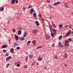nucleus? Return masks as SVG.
Instances as JSON below:
<instances>
[{
    "mask_svg": "<svg viewBox=\"0 0 73 73\" xmlns=\"http://www.w3.org/2000/svg\"><path fill=\"white\" fill-rule=\"evenodd\" d=\"M19 31L18 32V33L19 35H21V31H22V29L21 28H19L18 29Z\"/></svg>",
    "mask_w": 73,
    "mask_h": 73,
    "instance_id": "nucleus-1",
    "label": "nucleus"
},
{
    "mask_svg": "<svg viewBox=\"0 0 73 73\" xmlns=\"http://www.w3.org/2000/svg\"><path fill=\"white\" fill-rule=\"evenodd\" d=\"M33 33L34 35H36L37 33V29H34L33 31Z\"/></svg>",
    "mask_w": 73,
    "mask_h": 73,
    "instance_id": "nucleus-2",
    "label": "nucleus"
},
{
    "mask_svg": "<svg viewBox=\"0 0 73 73\" xmlns=\"http://www.w3.org/2000/svg\"><path fill=\"white\" fill-rule=\"evenodd\" d=\"M65 43L66 44H65V46H69V44H68L69 43V40H68L65 41Z\"/></svg>",
    "mask_w": 73,
    "mask_h": 73,
    "instance_id": "nucleus-3",
    "label": "nucleus"
},
{
    "mask_svg": "<svg viewBox=\"0 0 73 73\" xmlns=\"http://www.w3.org/2000/svg\"><path fill=\"white\" fill-rule=\"evenodd\" d=\"M60 2H55L54 4L53 5L54 6H55V5H59V4H60Z\"/></svg>",
    "mask_w": 73,
    "mask_h": 73,
    "instance_id": "nucleus-4",
    "label": "nucleus"
},
{
    "mask_svg": "<svg viewBox=\"0 0 73 73\" xmlns=\"http://www.w3.org/2000/svg\"><path fill=\"white\" fill-rule=\"evenodd\" d=\"M31 11L30 12L31 14H33V13L34 12H35V10L33 9H30Z\"/></svg>",
    "mask_w": 73,
    "mask_h": 73,
    "instance_id": "nucleus-5",
    "label": "nucleus"
},
{
    "mask_svg": "<svg viewBox=\"0 0 73 73\" xmlns=\"http://www.w3.org/2000/svg\"><path fill=\"white\" fill-rule=\"evenodd\" d=\"M14 36L16 40L17 41L19 40V36H17L15 34L14 35Z\"/></svg>",
    "mask_w": 73,
    "mask_h": 73,
    "instance_id": "nucleus-6",
    "label": "nucleus"
},
{
    "mask_svg": "<svg viewBox=\"0 0 73 73\" xmlns=\"http://www.w3.org/2000/svg\"><path fill=\"white\" fill-rule=\"evenodd\" d=\"M11 58L12 57L11 56H9L6 59V60L7 61H9V60H10Z\"/></svg>",
    "mask_w": 73,
    "mask_h": 73,
    "instance_id": "nucleus-7",
    "label": "nucleus"
},
{
    "mask_svg": "<svg viewBox=\"0 0 73 73\" xmlns=\"http://www.w3.org/2000/svg\"><path fill=\"white\" fill-rule=\"evenodd\" d=\"M59 47H64V46L62 44V43H61V42H59Z\"/></svg>",
    "mask_w": 73,
    "mask_h": 73,
    "instance_id": "nucleus-8",
    "label": "nucleus"
},
{
    "mask_svg": "<svg viewBox=\"0 0 73 73\" xmlns=\"http://www.w3.org/2000/svg\"><path fill=\"white\" fill-rule=\"evenodd\" d=\"M33 43V45H36V40H34L32 41Z\"/></svg>",
    "mask_w": 73,
    "mask_h": 73,
    "instance_id": "nucleus-9",
    "label": "nucleus"
},
{
    "mask_svg": "<svg viewBox=\"0 0 73 73\" xmlns=\"http://www.w3.org/2000/svg\"><path fill=\"white\" fill-rule=\"evenodd\" d=\"M10 52L12 53H14V49H13V48H11Z\"/></svg>",
    "mask_w": 73,
    "mask_h": 73,
    "instance_id": "nucleus-10",
    "label": "nucleus"
},
{
    "mask_svg": "<svg viewBox=\"0 0 73 73\" xmlns=\"http://www.w3.org/2000/svg\"><path fill=\"white\" fill-rule=\"evenodd\" d=\"M50 36H49L47 35L45 36V38H46V39H49V38H50Z\"/></svg>",
    "mask_w": 73,
    "mask_h": 73,
    "instance_id": "nucleus-11",
    "label": "nucleus"
},
{
    "mask_svg": "<svg viewBox=\"0 0 73 73\" xmlns=\"http://www.w3.org/2000/svg\"><path fill=\"white\" fill-rule=\"evenodd\" d=\"M27 36V33L26 32H25L23 36L24 37H26Z\"/></svg>",
    "mask_w": 73,
    "mask_h": 73,
    "instance_id": "nucleus-12",
    "label": "nucleus"
},
{
    "mask_svg": "<svg viewBox=\"0 0 73 73\" xmlns=\"http://www.w3.org/2000/svg\"><path fill=\"white\" fill-rule=\"evenodd\" d=\"M38 61H41L42 60V58L40 57H39L38 58Z\"/></svg>",
    "mask_w": 73,
    "mask_h": 73,
    "instance_id": "nucleus-13",
    "label": "nucleus"
},
{
    "mask_svg": "<svg viewBox=\"0 0 73 73\" xmlns=\"http://www.w3.org/2000/svg\"><path fill=\"white\" fill-rule=\"evenodd\" d=\"M57 58V56L56 55L55 56H54L53 58L54 60H56Z\"/></svg>",
    "mask_w": 73,
    "mask_h": 73,
    "instance_id": "nucleus-14",
    "label": "nucleus"
},
{
    "mask_svg": "<svg viewBox=\"0 0 73 73\" xmlns=\"http://www.w3.org/2000/svg\"><path fill=\"white\" fill-rule=\"evenodd\" d=\"M15 3V0H12L11 3L13 4H14Z\"/></svg>",
    "mask_w": 73,
    "mask_h": 73,
    "instance_id": "nucleus-15",
    "label": "nucleus"
},
{
    "mask_svg": "<svg viewBox=\"0 0 73 73\" xmlns=\"http://www.w3.org/2000/svg\"><path fill=\"white\" fill-rule=\"evenodd\" d=\"M7 45H3L2 46V48H7Z\"/></svg>",
    "mask_w": 73,
    "mask_h": 73,
    "instance_id": "nucleus-16",
    "label": "nucleus"
},
{
    "mask_svg": "<svg viewBox=\"0 0 73 73\" xmlns=\"http://www.w3.org/2000/svg\"><path fill=\"white\" fill-rule=\"evenodd\" d=\"M0 10L1 11H4V7H2L0 8Z\"/></svg>",
    "mask_w": 73,
    "mask_h": 73,
    "instance_id": "nucleus-17",
    "label": "nucleus"
},
{
    "mask_svg": "<svg viewBox=\"0 0 73 73\" xmlns=\"http://www.w3.org/2000/svg\"><path fill=\"white\" fill-rule=\"evenodd\" d=\"M53 31L54 32V34H56V29H53Z\"/></svg>",
    "mask_w": 73,
    "mask_h": 73,
    "instance_id": "nucleus-18",
    "label": "nucleus"
},
{
    "mask_svg": "<svg viewBox=\"0 0 73 73\" xmlns=\"http://www.w3.org/2000/svg\"><path fill=\"white\" fill-rule=\"evenodd\" d=\"M19 45H17V43H15L14 44V47H17V46H18Z\"/></svg>",
    "mask_w": 73,
    "mask_h": 73,
    "instance_id": "nucleus-19",
    "label": "nucleus"
},
{
    "mask_svg": "<svg viewBox=\"0 0 73 73\" xmlns=\"http://www.w3.org/2000/svg\"><path fill=\"white\" fill-rule=\"evenodd\" d=\"M35 23L36 24V25L38 26H39V23H38V21H36Z\"/></svg>",
    "mask_w": 73,
    "mask_h": 73,
    "instance_id": "nucleus-20",
    "label": "nucleus"
},
{
    "mask_svg": "<svg viewBox=\"0 0 73 73\" xmlns=\"http://www.w3.org/2000/svg\"><path fill=\"white\" fill-rule=\"evenodd\" d=\"M67 33H68V34L69 35H70V34L72 33V31H68Z\"/></svg>",
    "mask_w": 73,
    "mask_h": 73,
    "instance_id": "nucleus-21",
    "label": "nucleus"
},
{
    "mask_svg": "<svg viewBox=\"0 0 73 73\" xmlns=\"http://www.w3.org/2000/svg\"><path fill=\"white\" fill-rule=\"evenodd\" d=\"M29 57L30 58H31V59H32V57H33V55H32L30 54L29 56Z\"/></svg>",
    "mask_w": 73,
    "mask_h": 73,
    "instance_id": "nucleus-22",
    "label": "nucleus"
},
{
    "mask_svg": "<svg viewBox=\"0 0 73 73\" xmlns=\"http://www.w3.org/2000/svg\"><path fill=\"white\" fill-rule=\"evenodd\" d=\"M59 27L61 29V28H62L63 26L62 25H60Z\"/></svg>",
    "mask_w": 73,
    "mask_h": 73,
    "instance_id": "nucleus-23",
    "label": "nucleus"
},
{
    "mask_svg": "<svg viewBox=\"0 0 73 73\" xmlns=\"http://www.w3.org/2000/svg\"><path fill=\"white\" fill-rule=\"evenodd\" d=\"M61 38H62V36H60L59 37V39L60 40Z\"/></svg>",
    "mask_w": 73,
    "mask_h": 73,
    "instance_id": "nucleus-24",
    "label": "nucleus"
},
{
    "mask_svg": "<svg viewBox=\"0 0 73 73\" xmlns=\"http://www.w3.org/2000/svg\"><path fill=\"white\" fill-rule=\"evenodd\" d=\"M64 57L65 58H67L68 57V55H67V54H64Z\"/></svg>",
    "mask_w": 73,
    "mask_h": 73,
    "instance_id": "nucleus-25",
    "label": "nucleus"
},
{
    "mask_svg": "<svg viewBox=\"0 0 73 73\" xmlns=\"http://www.w3.org/2000/svg\"><path fill=\"white\" fill-rule=\"evenodd\" d=\"M33 16H34V17H36V13H34L33 14Z\"/></svg>",
    "mask_w": 73,
    "mask_h": 73,
    "instance_id": "nucleus-26",
    "label": "nucleus"
},
{
    "mask_svg": "<svg viewBox=\"0 0 73 73\" xmlns=\"http://www.w3.org/2000/svg\"><path fill=\"white\" fill-rule=\"evenodd\" d=\"M52 26L53 27H54V28H56V25L54 24H52Z\"/></svg>",
    "mask_w": 73,
    "mask_h": 73,
    "instance_id": "nucleus-27",
    "label": "nucleus"
},
{
    "mask_svg": "<svg viewBox=\"0 0 73 73\" xmlns=\"http://www.w3.org/2000/svg\"><path fill=\"white\" fill-rule=\"evenodd\" d=\"M51 36L53 37V36H54V35H53V34L52 33V32H51Z\"/></svg>",
    "mask_w": 73,
    "mask_h": 73,
    "instance_id": "nucleus-28",
    "label": "nucleus"
},
{
    "mask_svg": "<svg viewBox=\"0 0 73 73\" xmlns=\"http://www.w3.org/2000/svg\"><path fill=\"white\" fill-rule=\"evenodd\" d=\"M20 40H22V41H23V40H24V38H23V37H22L21 38Z\"/></svg>",
    "mask_w": 73,
    "mask_h": 73,
    "instance_id": "nucleus-29",
    "label": "nucleus"
},
{
    "mask_svg": "<svg viewBox=\"0 0 73 73\" xmlns=\"http://www.w3.org/2000/svg\"><path fill=\"white\" fill-rule=\"evenodd\" d=\"M42 48V46H39L37 48L38 49L39 48Z\"/></svg>",
    "mask_w": 73,
    "mask_h": 73,
    "instance_id": "nucleus-30",
    "label": "nucleus"
},
{
    "mask_svg": "<svg viewBox=\"0 0 73 73\" xmlns=\"http://www.w3.org/2000/svg\"><path fill=\"white\" fill-rule=\"evenodd\" d=\"M9 64H7V65H6V68H8V67L9 66Z\"/></svg>",
    "mask_w": 73,
    "mask_h": 73,
    "instance_id": "nucleus-31",
    "label": "nucleus"
},
{
    "mask_svg": "<svg viewBox=\"0 0 73 73\" xmlns=\"http://www.w3.org/2000/svg\"><path fill=\"white\" fill-rule=\"evenodd\" d=\"M30 43H31V41H29L27 42V45H28Z\"/></svg>",
    "mask_w": 73,
    "mask_h": 73,
    "instance_id": "nucleus-32",
    "label": "nucleus"
},
{
    "mask_svg": "<svg viewBox=\"0 0 73 73\" xmlns=\"http://www.w3.org/2000/svg\"><path fill=\"white\" fill-rule=\"evenodd\" d=\"M11 39H9V42L10 44H11Z\"/></svg>",
    "mask_w": 73,
    "mask_h": 73,
    "instance_id": "nucleus-33",
    "label": "nucleus"
},
{
    "mask_svg": "<svg viewBox=\"0 0 73 73\" xmlns=\"http://www.w3.org/2000/svg\"><path fill=\"white\" fill-rule=\"evenodd\" d=\"M69 35L68 34V33H67V34L65 35V37H68V36H69Z\"/></svg>",
    "mask_w": 73,
    "mask_h": 73,
    "instance_id": "nucleus-34",
    "label": "nucleus"
},
{
    "mask_svg": "<svg viewBox=\"0 0 73 73\" xmlns=\"http://www.w3.org/2000/svg\"><path fill=\"white\" fill-rule=\"evenodd\" d=\"M15 3L16 4H17V3H18V0H15Z\"/></svg>",
    "mask_w": 73,
    "mask_h": 73,
    "instance_id": "nucleus-35",
    "label": "nucleus"
},
{
    "mask_svg": "<svg viewBox=\"0 0 73 73\" xmlns=\"http://www.w3.org/2000/svg\"><path fill=\"white\" fill-rule=\"evenodd\" d=\"M72 27V25H70L69 26V28H71Z\"/></svg>",
    "mask_w": 73,
    "mask_h": 73,
    "instance_id": "nucleus-36",
    "label": "nucleus"
},
{
    "mask_svg": "<svg viewBox=\"0 0 73 73\" xmlns=\"http://www.w3.org/2000/svg\"><path fill=\"white\" fill-rule=\"evenodd\" d=\"M64 27L65 28H68V25H65L64 26Z\"/></svg>",
    "mask_w": 73,
    "mask_h": 73,
    "instance_id": "nucleus-37",
    "label": "nucleus"
},
{
    "mask_svg": "<svg viewBox=\"0 0 73 73\" xmlns=\"http://www.w3.org/2000/svg\"><path fill=\"white\" fill-rule=\"evenodd\" d=\"M35 62H33L32 63V64H31V65H32V66H33V65H35Z\"/></svg>",
    "mask_w": 73,
    "mask_h": 73,
    "instance_id": "nucleus-38",
    "label": "nucleus"
},
{
    "mask_svg": "<svg viewBox=\"0 0 73 73\" xmlns=\"http://www.w3.org/2000/svg\"><path fill=\"white\" fill-rule=\"evenodd\" d=\"M42 21L43 22H44V18H41Z\"/></svg>",
    "mask_w": 73,
    "mask_h": 73,
    "instance_id": "nucleus-39",
    "label": "nucleus"
},
{
    "mask_svg": "<svg viewBox=\"0 0 73 73\" xmlns=\"http://www.w3.org/2000/svg\"><path fill=\"white\" fill-rule=\"evenodd\" d=\"M9 55V53H7L6 54V56H8V55Z\"/></svg>",
    "mask_w": 73,
    "mask_h": 73,
    "instance_id": "nucleus-40",
    "label": "nucleus"
},
{
    "mask_svg": "<svg viewBox=\"0 0 73 73\" xmlns=\"http://www.w3.org/2000/svg\"><path fill=\"white\" fill-rule=\"evenodd\" d=\"M16 49H18V50L20 49V48L19 47H18L16 48Z\"/></svg>",
    "mask_w": 73,
    "mask_h": 73,
    "instance_id": "nucleus-41",
    "label": "nucleus"
},
{
    "mask_svg": "<svg viewBox=\"0 0 73 73\" xmlns=\"http://www.w3.org/2000/svg\"><path fill=\"white\" fill-rule=\"evenodd\" d=\"M32 8V6H31V5H30L28 7L29 8Z\"/></svg>",
    "mask_w": 73,
    "mask_h": 73,
    "instance_id": "nucleus-42",
    "label": "nucleus"
},
{
    "mask_svg": "<svg viewBox=\"0 0 73 73\" xmlns=\"http://www.w3.org/2000/svg\"><path fill=\"white\" fill-rule=\"evenodd\" d=\"M55 45V44H53L52 45V48H53L54 46Z\"/></svg>",
    "mask_w": 73,
    "mask_h": 73,
    "instance_id": "nucleus-43",
    "label": "nucleus"
},
{
    "mask_svg": "<svg viewBox=\"0 0 73 73\" xmlns=\"http://www.w3.org/2000/svg\"><path fill=\"white\" fill-rule=\"evenodd\" d=\"M3 52H4V53H5L7 52V50H3Z\"/></svg>",
    "mask_w": 73,
    "mask_h": 73,
    "instance_id": "nucleus-44",
    "label": "nucleus"
},
{
    "mask_svg": "<svg viewBox=\"0 0 73 73\" xmlns=\"http://www.w3.org/2000/svg\"><path fill=\"white\" fill-rule=\"evenodd\" d=\"M17 66H18V67H19V66H20V64H17Z\"/></svg>",
    "mask_w": 73,
    "mask_h": 73,
    "instance_id": "nucleus-45",
    "label": "nucleus"
},
{
    "mask_svg": "<svg viewBox=\"0 0 73 73\" xmlns=\"http://www.w3.org/2000/svg\"><path fill=\"white\" fill-rule=\"evenodd\" d=\"M47 3H50V1L49 0H47L46 1Z\"/></svg>",
    "mask_w": 73,
    "mask_h": 73,
    "instance_id": "nucleus-46",
    "label": "nucleus"
},
{
    "mask_svg": "<svg viewBox=\"0 0 73 73\" xmlns=\"http://www.w3.org/2000/svg\"><path fill=\"white\" fill-rule=\"evenodd\" d=\"M13 31L14 33H15V29H13Z\"/></svg>",
    "mask_w": 73,
    "mask_h": 73,
    "instance_id": "nucleus-47",
    "label": "nucleus"
},
{
    "mask_svg": "<svg viewBox=\"0 0 73 73\" xmlns=\"http://www.w3.org/2000/svg\"><path fill=\"white\" fill-rule=\"evenodd\" d=\"M28 58H25V60L26 61H27V60H28Z\"/></svg>",
    "mask_w": 73,
    "mask_h": 73,
    "instance_id": "nucleus-48",
    "label": "nucleus"
},
{
    "mask_svg": "<svg viewBox=\"0 0 73 73\" xmlns=\"http://www.w3.org/2000/svg\"><path fill=\"white\" fill-rule=\"evenodd\" d=\"M23 10H24V11L26 9V8H23Z\"/></svg>",
    "mask_w": 73,
    "mask_h": 73,
    "instance_id": "nucleus-49",
    "label": "nucleus"
},
{
    "mask_svg": "<svg viewBox=\"0 0 73 73\" xmlns=\"http://www.w3.org/2000/svg\"><path fill=\"white\" fill-rule=\"evenodd\" d=\"M24 68H27V66H25Z\"/></svg>",
    "mask_w": 73,
    "mask_h": 73,
    "instance_id": "nucleus-50",
    "label": "nucleus"
},
{
    "mask_svg": "<svg viewBox=\"0 0 73 73\" xmlns=\"http://www.w3.org/2000/svg\"><path fill=\"white\" fill-rule=\"evenodd\" d=\"M49 7L50 8H53L52 7V6L51 5Z\"/></svg>",
    "mask_w": 73,
    "mask_h": 73,
    "instance_id": "nucleus-51",
    "label": "nucleus"
},
{
    "mask_svg": "<svg viewBox=\"0 0 73 73\" xmlns=\"http://www.w3.org/2000/svg\"><path fill=\"white\" fill-rule=\"evenodd\" d=\"M38 17H41V15L40 14L39 15Z\"/></svg>",
    "mask_w": 73,
    "mask_h": 73,
    "instance_id": "nucleus-52",
    "label": "nucleus"
},
{
    "mask_svg": "<svg viewBox=\"0 0 73 73\" xmlns=\"http://www.w3.org/2000/svg\"><path fill=\"white\" fill-rule=\"evenodd\" d=\"M35 20H37V17H35Z\"/></svg>",
    "mask_w": 73,
    "mask_h": 73,
    "instance_id": "nucleus-53",
    "label": "nucleus"
},
{
    "mask_svg": "<svg viewBox=\"0 0 73 73\" xmlns=\"http://www.w3.org/2000/svg\"><path fill=\"white\" fill-rule=\"evenodd\" d=\"M69 40L70 41H71V38H70L69 39Z\"/></svg>",
    "mask_w": 73,
    "mask_h": 73,
    "instance_id": "nucleus-54",
    "label": "nucleus"
},
{
    "mask_svg": "<svg viewBox=\"0 0 73 73\" xmlns=\"http://www.w3.org/2000/svg\"><path fill=\"white\" fill-rule=\"evenodd\" d=\"M64 6H65V7H66V6L67 5H66V3H65L64 4Z\"/></svg>",
    "mask_w": 73,
    "mask_h": 73,
    "instance_id": "nucleus-55",
    "label": "nucleus"
},
{
    "mask_svg": "<svg viewBox=\"0 0 73 73\" xmlns=\"http://www.w3.org/2000/svg\"><path fill=\"white\" fill-rule=\"evenodd\" d=\"M64 65L65 67H66V66H67V65H66V64H64Z\"/></svg>",
    "mask_w": 73,
    "mask_h": 73,
    "instance_id": "nucleus-56",
    "label": "nucleus"
},
{
    "mask_svg": "<svg viewBox=\"0 0 73 73\" xmlns=\"http://www.w3.org/2000/svg\"><path fill=\"white\" fill-rule=\"evenodd\" d=\"M17 64V62H16L15 63V65H16Z\"/></svg>",
    "mask_w": 73,
    "mask_h": 73,
    "instance_id": "nucleus-57",
    "label": "nucleus"
},
{
    "mask_svg": "<svg viewBox=\"0 0 73 73\" xmlns=\"http://www.w3.org/2000/svg\"><path fill=\"white\" fill-rule=\"evenodd\" d=\"M66 7H67V8H69V6L67 5Z\"/></svg>",
    "mask_w": 73,
    "mask_h": 73,
    "instance_id": "nucleus-58",
    "label": "nucleus"
},
{
    "mask_svg": "<svg viewBox=\"0 0 73 73\" xmlns=\"http://www.w3.org/2000/svg\"><path fill=\"white\" fill-rule=\"evenodd\" d=\"M17 64H20V62H17Z\"/></svg>",
    "mask_w": 73,
    "mask_h": 73,
    "instance_id": "nucleus-59",
    "label": "nucleus"
},
{
    "mask_svg": "<svg viewBox=\"0 0 73 73\" xmlns=\"http://www.w3.org/2000/svg\"><path fill=\"white\" fill-rule=\"evenodd\" d=\"M53 17L52 16H51L50 17V18L51 19V18H52V17Z\"/></svg>",
    "mask_w": 73,
    "mask_h": 73,
    "instance_id": "nucleus-60",
    "label": "nucleus"
},
{
    "mask_svg": "<svg viewBox=\"0 0 73 73\" xmlns=\"http://www.w3.org/2000/svg\"><path fill=\"white\" fill-rule=\"evenodd\" d=\"M44 69H46V68L45 67L44 68Z\"/></svg>",
    "mask_w": 73,
    "mask_h": 73,
    "instance_id": "nucleus-61",
    "label": "nucleus"
},
{
    "mask_svg": "<svg viewBox=\"0 0 73 73\" xmlns=\"http://www.w3.org/2000/svg\"><path fill=\"white\" fill-rule=\"evenodd\" d=\"M8 23H9V21H8Z\"/></svg>",
    "mask_w": 73,
    "mask_h": 73,
    "instance_id": "nucleus-62",
    "label": "nucleus"
},
{
    "mask_svg": "<svg viewBox=\"0 0 73 73\" xmlns=\"http://www.w3.org/2000/svg\"><path fill=\"white\" fill-rule=\"evenodd\" d=\"M50 31L51 32V29H50Z\"/></svg>",
    "mask_w": 73,
    "mask_h": 73,
    "instance_id": "nucleus-63",
    "label": "nucleus"
},
{
    "mask_svg": "<svg viewBox=\"0 0 73 73\" xmlns=\"http://www.w3.org/2000/svg\"><path fill=\"white\" fill-rule=\"evenodd\" d=\"M37 65H38V64H37Z\"/></svg>",
    "mask_w": 73,
    "mask_h": 73,
    "instance_id": "nucleus-64",
    "label": "nucleus"
}]
</instances>
